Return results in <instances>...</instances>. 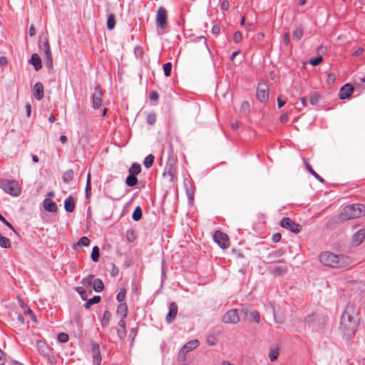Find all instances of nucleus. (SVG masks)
I'll return each mask as SVG.
<instances>
[{
	"instance_id": "473e14b6",
	"label": "nucleus",
	"mask_w": 365,
	"mask_h": 365,
	"mask_svg": "<svg viewBox=\"0 0 365 365\" xmlns=\"http://www.w3.org/2000/svg\"><path fill=\"white\" fill-rule=\"evenodd\" d=\"M154 160H155V157L153 155L150 154V155H147L144 159L143 165L146 168H150L154 163Z\"/></svg>"
},
{
	"instance_id": "58836bf2",
	"label": "nucleus",
	"mask_w": 365,
	"mask_h": 365,
	"mask_svg": "<svg viewBox=\"0 0 365 365\" xmlns=\"http://www.w3.org/2000/svg\"><path fill=\"white\" fill-rule=\"evenodd\" d=\"M136 236L133 230H128L126 231V239L128 242H133Z\"/></svg>"
},
{
	"instance_id": "72a5a7b5",
	"label": "nucleus",
	"mask_w": 365,
	"mask_h": 365,
	"mask_svg": "<svg viewBox=\"0 0 365 365\" xmlns=\"http://www.w3.org/2000/svg\"><path fill=\"white\" fill-rule=\"evenodd\" d=\"M99 257H100V250H99L98 247L94 246L93 247L91 255V259L94 262H97L99 260Z\"/></svg>"
},
{
	"instance_id": "774afa93",
	"label": "nucleus",
	"mask_w": 365,
	"mask_h": 365,
	"mask_svg": "<svg viewBox=\"0 0 365 365\" xmlns=\"http://www.w3.org/2000/svg\"><path fill=\"white\" fill-rule=\"evenodd\" d=\"M288 119V114L287 113H283L282 115H281L280 118H279V120L282 123H284Z\"/></svg>"
},
{
	"instance_id": "ddd939ff",
	"label": "nucleus",
	"mask_w": 365,
	"mask_h": 365,
	"mask_svg": "<svg viewBox=\"0 0 365 365\" xmlns=\"http://www.w3.org/2000/svg\"><path fill=\"white\" fill-rule=\"evenodd\" d=\"M90 346L92 352L93 364L100 365L102 358L100 352L99 344L94 341H91L90 343Z\"/></svg>"
},
{
	"instance_id": "39448f33",
	"label": "nucleus",
	"mask_w": 365,
	"mask_h": 365,
	"mask_svg": "<svg viewBox=\"0 0 365 365\" xmlns=\"http://www.w3.org/2000/svg\"><path fill=\"white\" fill-rule=\"evenodd\" d=\"M40 50L43 51V54L44 56V62L45 65L48 70L53 68V59L51 56V51L50 48V45L48 42V39L47 38H45L43 44H38Z\"/></svg>"
},
{
	"instance_id": "e2e57ef3",
	"label": "nucleus",
	"mask_w": 365,
	"mask_h": 365,
	"mask_svg": "<svg viewBox=\"0 0 365 365\" xmlns=\"http://www.w3.org/2000/svg\"><path fill=\"white\" fill-rule=\"evenodd\" d=\"M150 98L153 101H157L159 98V95L157 91H152Z\"/></svg>"
},
{
	"instance_id": "a211bd4d",
	"label": "nucleus",
	"mask_w": 365,
	"mask_h": 365,
	"mask_svg": "<svg viewBox=\"0 0 365 365\" xmlns=\"http://www.w3.org/2000/svg\"><path fill=\"white\" fill-rule=\"evenodd\" d=\"M178 313V306L175 302H171L169 305V312L166 316L168 323H171L175 318Z\"/></svg>"
},
{
	"instance_id": "49530a36",
	"label": "nucleus",
	"mask_w": 365,
	"mask_h": 365,
	"mask_svg": "<svg viewBox=\"0 0 365 365\" xmlns=\"http://www.w3.org/2000/svg\"><path fill=\"white\" fill-rule=\"evenodd\" d=\"M146 121L150 125L155 124L156 121V115L154 113H150L148 114Z\"/></svg>"
},
{
	"instance_id": "de8ad7c7",
	"label": "nucleus",
	"mask_w": 365,
	"mask_h": 365,
	"mask_svg": "<svg viewBox=\"0 0 365 365\" xmlns=\"http://www.w3.org/2000/svg\"><path fill=\"white\" fill-rule=\"evenodd\" d=\"M279 356V351L277 349H272L269 354V357L271 361H275Z\"/></svg>"
},
{
	"instance_id": "ea45409f",
	"label": "nucleus",
	"mask_w": 365,
	"mask_h": 365,
	"mask_svg": "<svg viewBox=\"0 0 365 365\" xmlns=\"http://www.w3.org/2000/svg\"><path fill=\"white\" fill-rule=\"evenodd\" d=\"M125 294H126V289L125 288L120 289V292L118 293V294L116 296L117 300L119 302L123 303V301L125 300Z\"/></svg>"
},
{
	"instance_id": "338daca9",
	"label": "nucleus",
	"mask_w": 365,
	"mask_h": 365,
	"mask_svg": "<svg viewBox=\"0 0 365 365\" xmlns=\"http://www.w3.org/2000/svg\"><path fill=\"white\" fill-rule=\"evenodd\" d=\"M29 33L31 36L36 34V29L34 25L30 26Z\"/></svg>"
},
{
	"instance_id": "6ab92c4d",
	"label": "nucleus",
	"mask_w": 365,
	"mask_h": 365,
	"mask_svg": "<svg viewBox=\"0 0 365 365\" xmlns=\"http://www.w3.org/2000/svg\"><path fill=\"white\" fill-rule=\"evenodd\" d=\"M34 96L40 101L43 98V86L41 83H36L34 86Z\"/></svg>"
},
{
	"instance_id": "4d7b16f0",
	"label": "nucleus",
	"mask_w": 365,
	"mask_h": 365,
	"mask_svg": "<svg viewBox=\"0 0 365 365\" xmlns=\"http://www.w3.org/2000/svg\"><path fill=\"white\" fill-rule=\"evenodd\" d=\"M42 205H56V204L53 202L51 198L46 197L43 202Z\"/></svg>"
},
{
	"instance_id": "a19ab883",
	"label": "nucleus",
	"mask_w": 365,
	"mask_h": 365,
	"mask_svg": "<svg viewBox=\"0 0 365 365\" xmlns=\"http://www.w3.org/2000/svg\"><path fill=\"white\" fill-rule=\"evenodd\" d=\"M164 74L165 76L168 77L170 76L171 70H172V63L168 62L163 66Z\"/></svg>"
},
{
	"instance_id": "9b49d317",
	"label": "nucleus",
	"mask_w": 365,
	"mask_h": 365,
	"mask_svg": "<svg viewBox=\"0 0 365 365\" xmlns=\"http://www.w3.org/2000/svg\"><path fill=\"white\" fill-rule=\"evenodd\" d=\"M213 240L222 249H226L230 246L228 236L220 230L215 232Z\"/></svg>"
},
{
	"instance_id": "09e8293b",
	"label": "nucleus",
	"mask_w": 365,
	"mask_h": 365,
	"mask_svg": "<svg viewBox=\"0 0 365 365\" xmlns=\"http://www.w3.org/2000/svg\"><path fill=\"white\" fill-rule=\"evenodd\" d=\"M206 342L210 346H214L217 344V338L213 334H210L207 336Z\"/></svg>"
},
{
	"instance_id": "864d4df0",
	"label": "nucleus",
	"mask_w": 365,
	"mask_h": 365,
	"mask_svg": "<svg viewBox=\"0 0 365 365\" xmlns=\"http://www.w3.org/2000/svg\"><path fill=\"white\" fill-rule=\"evenodd\" d=\"M166 175H169L170 176V181H172L173 179V170L171 167H169V168H165V171L164 173V175L165 176Z\"/></svg>"
},
{
	"instance_id": "bb28decb",
	"label": "nucleus",
	"mask_w": 365,
	"mask_h": 365,
	"mask_svg": "<svg viewBox=\"0 0 365 365\" xmlns=\"http://www.w3.org/2000/svg\"><path fill=\"white\" fill-rule=\"evenodd\" d=\"M101 297L100 296L96 295L91 299H88L83 305L86 309H88L91 305L98 304L101 302Z\"/></svg>"
},
{
	"instance_id": "c03bdc74",
	"label": "nucleus",
	"mask_w": 365,
	"mask_h": 365,
	"mask_svg": "<svg viewBox=\"0 0 365 365\" xmlns=\"http://www.w3.org/2000/svg\"><path fill=\"white\" fill-rule=\"evenodd\" d=\"M68 335L66 333L61 332L57 335V339L61 343H66L68 341Z\"/></svg>"
},
{
	"instance_id": "cd10ccee",
	"label": "nucleus",
	"mask_w": 365,
	"mask_h": 365,
	"mask_svg": "<svg viewBox=\"0 0 365 365\" xmlns=\"http://www.w3.org/2000/svg\"><path fill=\"white\" fill-rule=\"evenodd\" d=\"M93 287L94 291L96 292H101L104 289L103 281L99 278L95 279L93 280Z\"/></svg>"
},
{
	"instance_id": "052dcab7",
	"label": "nucleus",
	"mask_w": 365,
	"mask_h": 365,
	"mask_svg": "<svg viewBox=\"0 0 365 365\" xmlns=\"http://www.w3.org/2000/svg\"><path fill=\"white\" fill-rule=\"evenodd\" d=\"M138 329L137 328H132L130 331V337H132V341L134 340L135 336L137 335Z\"/></svg>"
},
{
	"instance_id": "c9c22d12",
	"label": "nucleus",
	"mask_w": 365,
	"mask_h": 365,
	"mask_svg": "<svg viewBox=\"0 0 365 365\" xmlns=\"http://www.w3.org/2000/svg\"><path fill=\"white\" fill-rule=\"evenodd\" d=\"M249 317L250 321H253L257 324H259L260 322V315L257 311H252L249 314Z\"/></svg>"
},
{
	"instance_id": "0eeeda50",
	"label": "nucleus",
	"mask_w": 365,
	"mask_h": 365,
	"mask_svg": "<svg viewBox=\"0 0 365 365\" xmlns=\"http://www.w3.org/2000/svg\"><path fill=\"white\" fill-rule=\"evenodd\" d=\"M200 345L197 339H193L187 342L180 350L178 354V360L182 361L185 359L186 354L194 350Z\"/></svg>"
},
{
	"instance_id": "f8f14e48",
	"label": "nucleus",
	"mask_w": 365,
	"mask_h": 365,
	"mask_svg": "<svg viewBox=\"0 0 365 365\" xmlns=\"http://www.w3.org/2000/svg\"><path fill=\"white\" fill-rule=\"evenodd\" d=\"M240 321L237 309H232L228 310L222 317V322L225 324H235Z\"/></svg>"
},
{
	"instance_id": "412c9836",
	"label": "nucleus",
	"mask_w": 365,
	"mask_h": 365,
	"mask_svg": "<svg viewBox=\"0 0 365 365\" xmlns=\"http://www.w3.org/2000/svg\"><path fill=\"white\" fill-rule=\"evenodd\" d=\"M29 63L33 65L36 71H39L42 68L41 59L37 53H33L31 55Z\"/></svg>"
},
{
	"instance_id": "a18cd8bd",
	"label": "nucleus",
	"mask_w": 365,
	"mask_h": 365,
	"mask_svg": "<svg viewBox=\"0 0 365 365\" xmlns=\"http://www.w3.org/2000/svg\"><path fill=\"white\" fill-rule=\"evenodd\" d=\"M303 36V29L301 27H298L295 29L293 33V37L296 40H299Z\"/></svg>"
},
{
	"instance_id": "aec40b11",
	"label": "nucleus",
	"mask_w": 365,
	"mask_h": 365,
	"mask_svg": "<svg viewBox=\"0 0 365 365\" xmlns=\"http://www.w3.org/2000/svg\"><path fill=\"white\" fill-rule=\"evenodd\" d=\"M185 187L186 190V195L187 197L188 204L191 205L194 201V188L190 182H185Z\"/></svg>"
},
{
	"instance_id": "f257e3e1",
	"label": "nucleus",
	"mask_w": 365,
	"mask_h": 365,
	"mask_svg": "<svg viewBox=\"0 0 365 365\" xmlns=\"http://www.w3.org/2000/svg\"><path fill=\"white\" fill-rule=\"evenodd\" d=\"M319 260L325 266L337 269H348L353 263L351 258L349 256L336 255L331 252L321 253Z\"/></svg>"
},
{
	"instance_id": "6e6552de",
	"label": "nucleus",
	"mask_w": 365,
	"mask_h": 365,
	"mask_svg": "<svg viewBox=\"0 0 365 365\" xmlns=\"http://www.w3.org/2000/svg\"><path fill=\"white\" fill-rule=\"evenodd\" d=\"M36 349L38 353L46 358L48 361H51L53 358V352L48 345L43 341H36Z\"/></svg>"
},
{
	"instance_id": "4be33fe9",
	"label": "nucleus",
	"mask_w": 365,
	"mask_h": 365,
	"mask_svg": "<svg viewBox=\"0 0 365 365\" xmlns=\"http://www.w3.org/2000/svg\"><path fill=\"white\" fill-rule=\"evenodd\" d=\"M117 334L120 339H123L126 336L125 322L124 319H120L118 322Z\"/></svg>"
},
{
	"instance_id": "0e129e2a",
	"label": "nucleus",
	"mask_w": 365,
	"mask_h": 365,
	"mask_svg": "<svg viewBox=\"0 0 365 365\" xmlns=\"http://www.w3.org/2000/svg\"><path fill=\"white\" fill-rule=\"evenodd\" d=\"M335 81V76L333 73H329L327 76L328 83H333Z\"/></svg>"
},
{
	"instance_id": "37998d69",
	"label": "nucleus",
	"mask_w": 365,
	"mask_h": 365,
	"mask_svg": "<svg viewBox=\"0 0 365 365\" xmlns=\"http://www.w3.org/2000/svg\"><path fill=\"white\" fill-rule=\"evenodd\" d=\"M0 220L7 226L13 232L17 234L13 225L0 213Z\"/></svg>"
},
{
	"instance_id": "5fc2aeb1",
	"label": "nucleus",
	"mask_w": 365,
	"mask_h": 365,
	"mask_svg": "<svg viewBox=\"0 0 365 365\" xmlns=\"http://www.w3.org/2000/svg\"><path fill=\"white\" fill-rule=\"evenodd\" d=\"M242 40V34L240 31H236L233 35V41L235 43H239Z\"/></svg>"
},
{
	"instance_id": "9d476101",
	"label": "nucleus",
	"mask_w": 365,
	"mask_h": 365,
	"mask_svg": "<svg viewBox=\"0 0 365 365\" xmlns=\"http://www.w3.org/2000/svg\"><path fill=\"white\" fill-rule=\"evenodd\" d=\"M280 225L294 233H299L302 229L300 225L296 223L289 217H283L281 220Z\"/></svg>"
},
{
	"instance_id": "4468645a",
	"label": "nucleus",
	"mask_w": 365,
	"mask_h": 365,
	"mask_svg": "<svg viewBox=\"0 0 365 365\" xmlns=\"http://www.w3.org/2000/svg\"><path fill=\"white\" fill-rule=\"evenodd\" d=\"M257 98L260 102H266L269 98V87L266 83H259L257 88Z\"/></svg>"
},
{
	"instance_id": "c756f323",
	"label": "nucleus",
	"mask_w": 365,
	"mask_h": 365,
	"mask_svg": "<svg viewBox=\"0 0 365 365\" xmlns=\"http://www.w3.org/2000/svg\"><path fill=\"white\" fill-rule=\"evenodd\" d=\"M125 183L129 187H133L138 183V179L135 175L129 173L126 178Z\"/></svg>"
},
{
	"instance_id": "69168bd1",
	"label": "nucleus",
	"mask_w": 365,
	"mask_h": 365,
	"mask_svg": "<svg viewBox=\"0 0 365 365\" xmlns=\"http://www.w3.org/2000/svg\"><path fill=\"white\" fill-rule=\"evenodd\" d=\"M290 41V38L289 34H285L283 37V42L284 44L288 45Z\"/></svg>"
},
{
	"instance_id": "393cba45",
	"label": "nucleus",
	"mask_w": 365,
	"mask_h": 365,
	"mask_svg": "<svg viewBox=\"0 0 365 365\" xmlns=\"http://www.w3.org/2000/svg\"><path fill=\"white\" fill-rule=\"evenodd\" d=\"M128 313V307L125 302L120 303L117 308V314L121 315L122 319H124Z\"/></svg>"
},
{
	"instance_id": "2eb2a0df",
	"label": "nucleus",
	"mask_w": 365,
	"mask_h": 365,
	"mask_svg": "<svg viewBox=\"0 0 365 365\" xmlns=\"http://www.w3.org/2000/svg\"><path fill=\"white\" fill-rule=\"evenodd\" d=\"M103 93L99 86H97L94 88L93 93V108L94 109H98L101 106Z\"/></svg>"
},
{
	"instance_id": "3c124183",
	"label": "nucleus",
	"mask_w": 365,
	"mask_h": 365,
	"mask_svg": "<svg viewBox=\"0 0 365 365\" xmlns=\"http://www.w3.org/2000/svg\"><path fill=\"white\" fill-rule=\"evenodd\" d=\"M250 110V104L247 101H244L241 104V112L247 115Z\"/></svg>"
},
{
	"instance_id": "2f4dec72",
	"label": "nucleus",
	"mask_w": 365,
	"mask_h": 365,
	"mask_svg": "<svg viewBox=\"0 0 365 365\" xmlns=\"http://www.w3.org/2000/svg\"><path fill=\"white\" fill-rule=\"evenodd\" d=\"M107 28L109 30H112L114 29L115 26V15L113 14H111L108 16L107 22H106Z\"/></svg>"
},
{
	"instance_id": "f03ea898",
	"label": "nucleus",
	"mask_w": 365,
	"mask_h": 365,
	"mask_svg": "<svg viewBox=\"0 0 365 365\" xmlns=\"http://www.w3.org/2000/svg\"><path fill=\"white\" fill-rule=\"evenodd\" d=\"M359 314L354 304L347 305L341 317V328L348 332H354L359 322Z\"/></svg>"
},
{
	"instance_id": "bf43d9fd",
	"label": "nucleus",
	"mask_w": 365,
	"mask_h": 365,
	"mask_svg": "<svg viewBox=\"0 0 365 365\" xmlns=\"http://www.w3.org/2000/svg\"><path fill=\"white\" fill-rule=\"evenodd\" d=\"M281 237L282 236L280 233H275L272 235V239L274 242H279L281 240Z\"/></svg>"
},
{
	"instance_id": "a878e982",
	"label": "nucleus",
	"mask_w": 365,
	"mask_h": 365,
	"mask_svg": "<svg viewBox=\"0 0 365 365\" xmlns=\"http://www.w3.org/2000/svg\"><path fill=\"white\" fill-rule=\"evenodd\" d=\"M73 180H74V172L73 170L69 169L63 173V181L65 183L69 184Z\"/></svg>"
},
{
	"instance_id": "5701e85b",
	"label": "nucleus",
	"mask_w": 365,
	"mask_h": 365,
	"mask_svg": "<svg viewBox=\"0 0 365 365\" xmlns=\"http://www.w3.org/2000/svg\"><path fill=\"white\" fill-rule=\"evenodd\" d=\"M271 272L275 276H281L287 272V267L284 263L283 264L274 267Z\"/></svg>"
},
{
	"instance_id": "6e6d98bb",
	"label": "nucleus",
	"mask_w": 365,
	"mask_h": 365,
	"mask_svg": "<svg viewBox=\"0 0 365 365\" xmlns=\"http://www.w3.org/2000/svg\"><path fill=\"white\" fill-rule=\"evenodd\" d=\"M75 200L72 196H69L63 202V205H74Z\"/></svg>"
},
{
	"instance_id": "dca6fc26",
	"label": "nucleus",
	"mask_w": 365,
	"mask_h": 365,
	"mask_svg": "<svg viewBox=\"0 0 365 365\" xmlns=\"http://www.w3.org/2000/svg\"><path fill=\"white\" fill-rule=\"evenodd\" d=\"M354 91V88L352 85L350 83L345 84L340 89L339 93V98L343 100L349 98L353 93Z\"/></svg>"
},
{
	"instance_id": "7ed1b4c3",
	"label": "nucleus",
	"mask_w": 365,
	"mask_h": 365,
	"mask_svg": "<svg viewBox=\"0 0 365 365\" xmlns=\"http://www.w3.org/2000/svg\"><path fill=\"white\" fill-rule=\"evenodd\" d=\"M365 215V207H344L342 211L334 220L335 222H342Z\"/></svg>"
},
{
	"instance_id": "603ef678",
	"label": "nucleus",
	"mask_w": 365,
	"mask_h": 365,
	"mask_svg": "<svg viewBox=\"0 0 365 365\" xmlns=\"http://www.w3.org/2000/svg\"><path fill=\"white\" fill-rule=\"evenodd\" d=\"M323 61V58L321 56H317V58H312L309 60V63L312 66H317Z\"/></svg>"
},
{
	"instance_id": "8fccbe9b",
	"label": "nucleus",
	"mask_w": 365,
	"mask_h": 365,
	"mask_svg": "<svg viewBox=\"0 0 365 365\" xmlns=\"http://www.w3.org/2000/svg\"><path fill=\"white\" fill-rule=\"evenodd\" d=\"M308 172L312 175H313L317 180H319V182H324V179L319 176L314 170L312 167H309L308 168Z\"/></svg>"
},
{
	"instance_id": "7c9ffc66",
	"label": "nucleus",
	"mask_w": 365,
	"mask_h": 365,
	"mask_svg": "<svg viewBox=\"0 0 365 365\" xmlns=\"http://www.w3.org/2000/svg\"><path fill=\"white\" fill-rule=\"evenodd\" d=\"M140 171H141V167H140V164H138L137 163H133L131 167L128 170L129 173H130L132 175H135L139 174L140 173Z\"/></svg>"
},
{
	"instance_id": "f704fd0d",
	"label": "nucleus",
	"mask_w": 365,
	"mask_h": 365,
	"mask_svg": "<svg viewBox=\"0 0 365 365\" xmlns=\"http://www.w3.org/2000/svg\"><path fill=\"white\" fill-rule=\"evenodd\" d=\"M320 98L321 96L318 93L314 92L310 95L309 103L312 106H315L319 103Z\"/></svg>"
},
{
	"instance_id": "c85d7f7f",
	"label": "nucleus",
	"mask_w": 365,
	"mask_h": 365,
	"mask_svg": "<svg viewBox=\"0 0 365 365\" xmlns=\"http://www.w3.org/2000/svg\"><path fill=\"white\" fill-rule=\"evenodd\" d=\"M110 318H111V313L108 310L104 311L103 314V318L101 319L102 327H107L110 323Z\"/></svg>"
},
{
	"instance_id": "4c0bfd02",
	"label": "nucleus",
	"mask_w": 365,
	"mask_h": 365,
	"mask_svg": "<svg viewBox=\"0 0 365 365\" xmlns=\"http://www.w3.org/2000/svg\"><path fill=\"white\" fill-rule=\"evenodd\" d=\"M94 275L89 274L82 279L81 283L84 287H90L93 283Z\"/></svg>"
},
{
	"instance_id": "20e7f679",
	"label": "nucleus",
	"mask_w": 365,
	"mask_h": 365,
	"mask_svg": "<svg viewBox=\"0 0 365 365\" xmlns=\"http://www.w3.org/2000/svg\"><path fill=\"white\" fill-rule=\"evenodd\" d=\"M0 187L12 196H19L21 193V187L17 181L14 180H0Z\"/></svg>"
},
{
	"instance_id": "680f3d73",
	"label": "nucleus",
	"mask_w": 365,
	"mask_h": 365,
	"mask_svg": "<svg viewBox=\"0 0 365 365\" xmlns=\"http://www.w3.org/2000/svg\"><path fill=\"white\" fill-rule=\"evenodd\" d=\"M220 31V27L215 24L212 26V33L214 34V35H217Z\"/></svg>"
},
{
	"instance_id": "13d9d810",
	"label": "nucleus",
	"mask_w": 365,
	"mask_h": 365,
	"mask_svg": "<svg viewBox=\"0 0 365 365\" xmlns=\"http://www.w3.org/2000/svg\"><path fill=\"white\" fill-rule=\"evenodd\" d=\"M229 7H230L229 1L227 0H224L221 4L222 10L226 11L229 9Z\"/></svg>"
},
{
	"instance_id": "f3484780",
	"label": "nucleus",
	"mask_w": 365,
	"mask_h": 365,
	"mask_svg": "<svg viewBox=\"0 0 365 365\" xmlns=\"http://www.w3.org/2000/svg\"><path fill=\"white\" fill-rule=\"evenodd\" d=\"M365 238V230L360 229L356 231L352 236L351 244L354 246H358L361 245Z\"/></svg>"
},
{
	"instance_id": "1a4fd4ad",
	"label": "nucleus",
	"mask_w": 365,
	"mask_h": 365,
	"mask_svg": "<svg viewBox=\"0 0 365 365\" xmlns=\"http://www.w3.org/2000/svg\"><path fill=\"white\" fill-rule=\"evenodd\" d=\"M167 18L168 14L166 9L163 6L159 7L157 11L155 19L157 26L162 29H166L168 26Z\"/></svg>"
},
{
	"instance_id": "b1692460",
	"label": "nucleus",
	"mask_w": 365,
	"mask_h": 365,
	"mask_svg": "<svg viewBox=\"0 0 365 365\" xmlns=\"http://www.w3.org/2000/svg\"><path fill=\"white\" fill-rule=\"evenodd\" d=\"M75 290L83 300H87L88 296L92 294L91 289L87 292L83 287H75Z\"/></svg>"
},
{
	"instance_id": "79ce46f5",
	"label": "nucleus",
	"mask_w": 365,
	"mask_h": 365,
	"mask_svg": "<svg viewBox=\"0 0 365 365\" xmlns=\"http://www.w3.org/2000/svg\"><path fill=\"white\" fill-rule=\"evenodd\" d=\"M90 240L87 237L84 236L80 238L77 243V245L79 247H88L90 245Z\"/></svg>"
},
{
	"instance_id": "e433bc0d",
	"label": "nucleus",
	"mask_w": 365,
	"mask_h": 365,
	"mask_svg": "<svg viewBox=\"0 0 365 365\" xmlns=\"http://www.w3.org/2000/svg\"><path fill=\"white\" fill-rule=\"evenodd\" d=\"M132 217L135 221H139L142 217V210L141 207H135V210L133 212Z\"/></svg>"
},
{
	"instance_id": "423d86ee",
	"label": "nucleus",
	"mask_w": 365,
	"mask_h": 365,
	"mask_svg": "<svg viewBox=\"0 0 365 365\" xmlns=\"http://www.w3.org/2000/svg\"><path fill=\"white\" fill-rule=\"evenodd\" d=\"M58 207H42L40 215L46 222H53L57 219Z\"/></svg>"
}]
</instances>
